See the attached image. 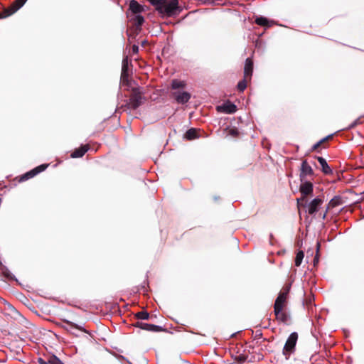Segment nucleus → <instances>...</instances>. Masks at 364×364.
Segmentation results:
<instances>
[{
	"label": "nucleus",
	"mask_w": 364,
	"mask_h": 364,
	"mask_svg": "<svg viewBox=\"0 0 364 364\" xmlns=\"http://www.w3.org/2000/svg\"><path fill=\"white\" fill-rule=\"evenodd\" d=\"M297 340L298 333L296 332L291 333L288 337L282 350V353L287 359L295 352Z\"/></svg>",
	"instance_id": "obj_1"
},
{
	"label": "nucleus",
	"mask_w": 364,
	"mask_h": 364,
	"mask_svg": "<svg viewBox=\"0 0 364 364\" xmlns=\"http://www.w3.org/2000/svg\"><path fill=\"white\" fill-rule=\"evenodd\" d=\"M143 92L139 87H134L129 99V107L133 109H137L143 103Z\"/></svg>",
	"instance_id": "obj_2"
},
{
	"label": "nucleus",
	"mask_w": 364,
	"mask_h": 364,
	"mask_svg": "<svg viewBox=\"0 0 364 364\" xmlns=\"http://www.w3.org/2000/svg\"><path fill=\"white\" fill-rule=\"evenodd\" d=\"M178 0H167L160 7L156 8L159 13L165 14L167 16H173L177 10H178Z\"/></svg>",
	"instance_id": "obj_3"
},
{
	"label": "nucleus",
	"mask_w": 364,
	"mask_h": 364,
	"mask_svg": "<svg viewBox=\"0 0 364 364\" xmlns=\"http://www.w3.org/2000/svg\"><path fill=\"white\" fill-rule=\"evenodd\" d=\"M290 289L291 284H286L282 287L274 301V307L287 308Z\"/></svg>",
	"instance_id": "obj_4"
},
{
	"label": "nucleus",
	"mask_w": 364,
	"mask_h": 364,
	"mask_svg": "<svg viewBox=\"0 0 364 364\" xmlns=\"http://www.w3.org/2000/svg\"><path fill=\"white\" fill-rule=\"evenodd\" d=\"M274 314L276 320L284 325H290L291 323V316L290 314L286 310V308L274 307Z\"/></svg>",
	"instance_id": "obj_5"
},
{
	"label": "nucleus",
	"mask_w": 364,
	"mask_h": 364,
	"mask_svg": "<svg viewBox=\"0 0 364 364\" xmlns=\"http://www.w3.org/2000/svg\"><path fill=\"white\" fill-rule=\"evenodd\" d=\"M48 166V164H41L33 169L28 171L27 173H24L21 176H20V179L18 180L19 182L26 181L28 179H30L39 173L45 171L46 168Z\"/></svg>",
	"instance_id": "obj_6"
},
{
	"label": "nucleus",
	"mask_w": 364,
	"mask_h": 364,
	"mask_svg": "<svg viewBox=\"0 0 364 364\" xmlns=\"http://www.w3.org/2000/svg\"><path fill=\"white\" fill-rule=\"evenodd\" d=\"M216 110L221 113L233 114L237 111V107L231 102L227 101L223 105L217 106Z\"/></svg>",
	"instance_id": "obj_7"
},
{
	"label": "nucleus",
	"mask_w": 364,
	"mask_h": 364,
	"mask_svg": "<svg viewBox=\"0 0 364 364\" xmlns=\"http://www.w3.org/2000/svg\"><path fill=\"white\" fill-rule=\"evenodd\" d=\"M171 96L178 104H185L191 99V94L188 92L174 91L171 92Z\"/></svg>",
	"instance_id": "obj_8"
},
{
	"label": "nucleus",
	"mask_w": 364,
	"mask_h": 364,
	"mask_svg": "<svg viewBox=\"0 0 364 364\" xmlns=\"http://www.w3.org/2000/svg\"><path fill=\"white\" fill-rule=\"evenodd\" d=\"M323 198L318 197V198L313 199L307 205L308 213L309 215L315 214L316 212H318L320 206L323 204Z\"/></svg>",
	"instance_id": "obj_9"
},
{
	"label": "nucleus",
	"mask_w": 364,
	"mask_h": 364,
	"mask_svg": "<svg viewBox=\"0 0 364 364\" xmlns=\"http://www.w3.org/2000/svg\"><path fill=\"white\" fill-rule=\"evenodd\" d=\"M314 174V171L312 168L309 166L306 161H304L301 163V172H300V179L301 181H304V178L306 176H312Z\"/></svg>",
	"instance_id": "obj_10"
},
{
	"label": "nucleus",
	"mask_w": 364,
	"mask_h": 364,
	"mask_svg": "<svg viewBox=\"0 0 364 364\" xmlns=\"http://www.w3.org/2000/svg\"><path fill=\"white\" fill-rule=\"evenodd\" d=\"M253 73V61L250 58L245 60L244 67V77L246 79H251Z\"/></svg>",
	"instance_id": "obj_11"
},
{
	"label": "nucleus",
	"mask_w": 364,
	"mask_h": 364,
	"mask_svg": "<svg viewBox=\"0 0 364 364\" xmlns=\"http://www.w3.org/2000/svg\"><path fill=\"white\" fill-rule=\"evenodd\" d=\"M63 322L67 324V326H63V328L68 332L75 334V332H73V330H79L81 331H83L85 333H87V331L82 328L80 326H78L75 324V323L70 321L66 319H63Z\"/></svg>",
	"instance_id": "obj_12"
},
{
	"label": "nucleus",
	"mask_w": 364,
	"mask_h": 364,
	"mask_svg": "<svg viewBox=\"0 0 364 364\" xmlns=\"http://www.w3.org/2000/svg\"><path fill=\"white\" fill-rule=\"evenodd\" d=\"M301 194L304 196L311 195L313 193V183L310 181L302 183L299 188Z\"/></svg>",
	"instance_id": "obj_13"
},
{
	"label": "nucleus",
	"mask_w": 364,
	"mask_h": 364,
	"mask_svg": "<svg viewBox=\"0 0 364 364\" xmlns=\"http://www.w3.org/2000/svg\"><path fill=\"white\" fill-rule=\"evenodd\" d=\"M129 60L128 58L126 57L122 60V73H121V79L123 82H127L129 72Z\"/></svg>",
	"instance_id": "obj_14"
},
{
	"label": "nucleus",
	"mask_w": 364,
	"mask_h": 364,
	"mask_svg": "<svg viewBox=\"0 0 364 364\" xmlns=\"http://www.w3.org/2000/svg\"><path fill=\"white\" fill-rule=\"evenodd\" d=\"M129 10L133 14V15H137L143 12L144 11V8L136 0H132L129 2Z\"/></svg>",
	"instance_id": "obj_15"
},
{
	"label": "nucleus",
	"mask_w": 364,
	"mask_h": 364,
	"mask_svg": "<svg viewBox=\"0 0 364 364\" xmlns=\"http://www.w3.org/2000/svg\"><path fill=\"white\" fill-rule=\"evenodd\" d=\"M321 166V171L325 175H331L333 174V171L331 167L328 165L326 159L321 156H316L315 157Z\"/></svg>",
	"instance_id": "obj_16"
},
{
	"label": "nucleus",
	"mask_w": 364,
	"mask_h": 364,
	"mask_svg": "<svg viewBox=\"0 0 364 364\" xmlns=\"http://www.w3.org/2000/svg\"><path fill=\"white\" fill-rule=\"evenodd\" d=\"M90 146L88 144L82 145L80 147L75 149L71 154L72 158H80L84 156V154L89 150Z\"/></svg>",
	"instance_id": "obj_17"
},
{
	"label": "nucleus",
	"mask_w": 364,
	"mask_h": 364,
	"mask_svg": "<svg viewBox=\"0 0 364 364\" xmlns=\"http://www.w3.org/2000/svg\"><path fill=\"white\" fill-rule=\"evenodd\" d=\"M27 0H15L12 4L7 8L11 15L21 8Z\"/></svg>",
	"instance_id": "obj_18"
},
{
	"label": "nucleus",
	"mask_w": 364,
	"mask_h": 364,
	"mask_svg": "<svg viewBox=\"0 0 364 364\" xmlns=\"http://www.w3.org/2000/svg\"><path fill=\"white\" fill-rule=\"evenodd\" d=\"M130 21L132 22L133 25L136 27V29L138 31H140L141 26H142V24L144 22V18L141 15L137 14V15H133L132 16H131Z\"/></svg>",
	"instance_id": "obj_19"
},
{
	"label": "nucleus",
	"mask_w": 364,
	"mask_h": 364,
	"mask_svg": "<svg viewBox=\"0 0 364 364\" xmlns=\"http://www.w3.org/2000/svg\"><path fill=\"white\" fill-rule=\"evenodd\" d=\"M38 362L39 364H64L58 358L53 355L49 356L47 360L39 358Z\"/></svg>",
	"instance_id": "obj_20"
},
{
	"label": "nucleus",
	"mask_w": 364,
	"mask_h": 364,
	"mask_svg": "<svg viewBox=\"0 0 364 364\" xmlns=\"http://www.w3.org/2000/svg\"><path fill=\"white\" fill-rule=\"evenodd\" d=\"M142 329L147 331H151V332L166 331V329L160 326H156L154 324H149V323H144V326H143Z\"/></svg>",
	"instance_id": "obj_21"
},
{
	"label": "nucleus",
	"mask_w": 364,
	"mask_h": 364,
	"mask_svg": "<svg viewBox=\"0 0 364 364\" xmlns=\"http://www.w3.org/2000/svg\"><path fill=\"white\" fill-rule=\"evenodd\" d=\"M342 198L341 196H335L333 197L328 203L327 208H326V212H328L329 210L341 205L342 204Z\"/></svg>",
	"instance_id": "obj_22"
},
{
	"label": "nucleus",
	"mask_w": 364,
	"mask_h": 364,
	"mask_svg": "<svg viewBox=\"0 0 364 364\" xmlns=\"http://www.w3.org/2000/svg\"><path fill=\"white\" fill-rule=\"evenodd\" d=\"M232 358L235 363L242 364L247 360L248 355L246 353H237L235 355H232Z\"/></svg>",
	"instance_id": "obj_23"
},
{
	"label": "nucleus",
	"mask_w": 364,
	"mask_h": 364,
	"mask_svg": "<svg viewBox=\"0 0 364 364\" xmlns=\"http://www.w3.org/2000/svg\"><path fill=\"white\" fill-rule=\"evenodd\" d=\"M187 140H193L198 137V131L196 129H189L185 134L184 136Z\"/></svg>",
	"instance_id": "obj_24"
},
{
	"label": "nucleus",
	"mask_w": 364,
	"mask_h": 364,
	"mask_svg": "<svg viewBox=\"0 0 364 364\" xmlns=\"http://www.w3.org/2000/svg\"><path fill=\"white\" fill-rule=\"evenodd\" d=\"M186 87V83L184 81H181L179 80L174 79L171 82V88L173 90H178L180 88H184Z\"/></svg>",
	"instance_id": "obj_25"
},
{
	"label": "nucleus",
	"mask_w": 364,
	"mask_h": 364,
	"mask_svg": "<svg viewBox=\"0 0 364 364\" xmlns=\"http://www.w3.org/2000/svg\"><path fill=\"white\" fill-rule=\"evenodd\" d=\"M135 318L141 320H148L150 318L149 314L146 311L137 312L134 315Z\"/></svg>",
	"instance_id": "obj_26"
},
{
	"label": "nucleus",
	"mask_w": 364,
	"mask_h": 364,
	"mask_svg": "<svg viewBox=\"0 0 364 364\" xmlns=\"http://www.w3.org/2000/svg\"><path fill=\"white\" fill-rule=\"evenodd\" d=\"M255 23L259 25V26H266V27H269L270 26V24L269 23V21L267 20V18H264V17H258L255 19Z\"/></svg>",
	"instance_id": "obj_27"
},
{
	"label": "nucleus",
	"mask_w": 364,
	"mask_h": 364,
	"mask_svg": "<svg viewBox=\"0 0 364 364\" xmlns=\"http://www.w3.org/2000/svg\"><path fill=\"white\" fill-rule=\"evenodd\" d=\"M251 79H246L244 77L243 80H240L238 84H237V89L240 92H243L247 86V82L250 80Z\"/></svg>",
	"instance_id": "obj_28"
},
{
	"label": "nucleus",
	"mask_w": 364,
	"mask_h": 364,
	"mask_svg": "<svg viewBox=\"0 0 364 364\" xmlns=\"http://www.w3.org/2000/svg\"><path fill=\"white\" fill-rule=\"evenodd\" d=\"M304 257V253L303 251L300 250L297 252L295 257V265L296 267H299L302 262V260Z\"/></svg>",
	"instance_id": "obj_29"
},
{
	"label": "nucleus",
	"mask_w": 364,
	"mask_h": 364,
	"mask_svg": "<svg viewBox=\"0 0 364 364\" xmlns=\"http://www.w3.org/2000/svg\"><path fill=\"white\" fill-rule=\"evenodd\" d=\"M306 202H307L306 197L301 195V197L300 198H297L298 208H300L301 206H306L305 203Z\"/></svg>",
	"instance_id": "obj_30"
},
{
	"label": "nucleus",
	"mask_w": 364,
	"mask_h": 364,
	"mask_svg": "<svg viewBox=\"0 0 364 364\" xmlns=\"http://www.w3.org/2000/svg\"><path fill=\"white\" fill-rule=\"evenodd\" d=\"M333 138V134H330L324 138H323L322 139H321L318 143L321 145V146L323 148H326V146L325 145V144L330 139H331Z\"/></svg>",
	"instance_id": "obj_31"
},
{
	"label": "nucleus",
	"mask_w": 364,
	"mask_h": 364,
	"mask_svg": "<svg viewBox=\"0 0 364 364\" xmlns=\"http://www.w3.org/2000/svg\"><path fill=\"white\" fill-rule=\"evenodd\" d=\"M320 247H321V244H320L319 242H318L317 244H316V256H315V257L314 259V266L318 262V259H319L318 253H319Z\"/></svg>",
	"instance_id": "obj_32"
},
{
	"label": "nucleus",
	"mask_w": 364,
	"mask_h": 364,
	"mask_svg": "<svg viewBox=\"0 0 364 364\" xmlns=\"http://www.w3.org/2000/svg\"><path fill=\"white\" fill-rule=\"evenodd\" d=\"M10 11L7 9H4L3 12H0V18H4L11 16Z\"/></svg>",
	"instance_id": "obj_33"
},
{
	"label": "nucleus",
	"mask_w": 364,
	"mask_h": 364,
	"mask_svg": "<svg viewBox=\"0 0 364 364\" xmlns=\"http://www.w3.org/2000/svg\"><path fill=\"white\" fill-rule=\"evenodd\" d=\"M229 134L234 137H236L238 136L239 132H238L237 129L232 128L229 130Z\"/></svg>",
	"instance_id": "obj_34"
},
{
	"label": "nucleus",
	"mask_w": 364,
	"mask_h": 364,
	"mask_svg": "<svg viewBox=\"0 0 364 364\" xmlns=\"http://www.w3.org/2000/svg\"><path fill=\"white\" fill-rule=\"evenodd\" d=\"M320 147H321V144L318 143V141L316 144H315L312 146V148H311V151H318V152H319L318 149H319Z\"/></svg>",
	"instance_id": "obj_35"
},
{
	"label": "nucleus",
	"mask_w": 364,
	"mask_h": 364,
	"mask_svg": "<svg viewBox=\"0 0 364 364\" xmlns=\"http://www.w3.org/2000/svg\"><path fill=\"white\" fill-rule=\"evenodd\" d=\"M144 323L143 322H141V321H136L134 323H133L132 325L134 326V327H137V328H139L141 329H142L143 326H144Z\"/></svg>",
	"instance_id": "obj_36"
},
{
	"label": "nucleus",
	"mask_w": 364,
	"mask_h": 364,
	"mask_svg": "<svg viewBox=\"0 0 364 364\" xmlns=\"http://www.w3.org/2000/svg\"><path fill=\"white\" fill-rule=\"evenodd\" d=\"M139 52V47L136 45H133L132 47V53L133 54H136Z\"/></svg>",
	"instance_id": "obj_37"
},
{
	"label": "nucleus",
	"mask_w": 364,
	"mask_h": 364,
	"mask_svg": "<svg viewBox=\"0 0 364 364\" xmlns=\"http://www.w3.org/2000/svg\"><path fill=\"white\" fill-rule=\"evenodd\" d=\"M262 336V333L259 331H257L255 332V338H260Z\"/></svg>",
	"instance_id": "obj_38"
},
{
	"label": "nucleus",
	"mask_w": 364,
	"mask_h": 364,
	"mask_svg": "<svg viewBox=\"0 0 364 364\" xmlns=\"http://www.w3.org/2000/svg\"><path fill=\"white\" fill-rule=\"evenodd\" d=\"M4 274L5 275L6 277H7L9 279H12L13 278L11 274L9 271L4 272Z\"/></svg>",
	"instance_id": "obj_39"
},
{
	"label": "nucleus",
	"mask_w": 364,
	"mask_h": 364,
	"mask_svg": "<svg viewBox=\"0 0 364 364\" xmlns=\"http://www.w3.org/2000/svg\"><path fill=\"white\" fill-rule=\"evenodd\" d=\"M327 213H328V212H326V211H325V213L323 214V216H322V218H323V219H325V218H326V215H327Z\"/></svg>",
	"instance_id": "obj_40"
},
{
	"label": "nucleus",
	"mask_w": 364,
	"mask_h": 364,
	"mask_svg": "<svg viewBox=\"0 0 364 364\" xmlns=\"http://www.w3.org/2000/svg\"><path fill=\"white\" fill-rule=\"evenodd\" d=\"M146 43V41L142 42V45H144Z\"/></svg>",
	"instance_id": "obj_41"
}]
</instances>
